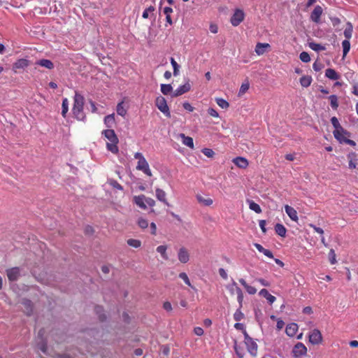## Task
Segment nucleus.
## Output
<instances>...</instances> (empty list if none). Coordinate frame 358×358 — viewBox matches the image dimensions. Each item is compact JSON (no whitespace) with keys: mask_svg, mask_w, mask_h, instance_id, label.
<instances>
[{"mask_svg":"<svg viewBox=\"0 0 358 358\" xmlns=\"http://www.w3.org/2000/svg\"><path fill=\"white\" fill-rule=\"evenodd\" d=\"M84 103V96L79 94L78 92H76L73 98L72 112L78 120H84L85 119V115L83 112Z\"/></svg>","mask_w":358,"mask_h":358,"instance_id":"obj_1","label":"nucleus"},{"mask_svg":"<svg viewBox=\"0 0 358 358\" xmlns=\"http://www.w3.org/2000/svg\"><path fill=\"white\" fill-rule=\"evenodd\" d=\"M102 135L108 141L106 143L108 150L113 154H117L119 148L117 144L119 143L118 138L113 129H106L102 131Z\"/></svg>","mask_w":358,"mask_h":358,"instance_id":"obj_2","label":"nucleus"},{"mask_svg":"<svg viewBox=\"0 0 358 358\" xmlns=\"http://www.w3.org/2000/svg\"><path fill=\"white\" fill-rule=\"evenodd\" d=\"M134 158L138 160L136 169L143 171L146 176H152L150 166L143 155L141 152H136L134 155Z\"/></svg>","mask_w":358,"mask_h":358,"instance_id":"obj_3","label":"nucleus"},{"mask_svg":"<svg viewBox=\"0 0 358 358\" xmlns=\"http://www.w3.org/2000/svg\"><path fill=\"white\" fill-rule=\"evenodd\" d=\"M244 343L246 345L248 352L252 356L256 357L257 355L258 345L257 343L244 331Z\"/></svg>","mask_w":358,"mask_h":358,"instance_id":"obj_4","label":"nucleus"},{"mask_svg":"<svg viewBox=\"0 0 358 358\" xmlns=\"http://www.w3.org/2000/svg\"><path fill=\"white\" fill-rule=\"evenodd\" d=\"M155 105L157 108L167 117H171V113L164 97L159 96L156 98Z\"/></svg>","mask_w":358,"mask_h":358,"instance_id":"obj_5","label":"nucleus"},{"mask_svg":"<svg viewBox=\"0 0 358 358\" xmlns=\"http://www.w3.org/2000/svg\"><path fill=\"white\" fill-rule=\"evenodd\" d=\"M308 341L313 345H320L323 341V337L321 331L317 329H314L308 334Z\"/></svg>","mask_w":358,"mask_h":358,"instance_id":"obj_6","label":"nucleus"},{"mask_svg":"<svg viewBox=\"0 0 358 358\" xmlns=\"http://www.w3.org/2000/svg\"><path fill=\"white\" fill-rule=\"evenodd\" d=\"M245 13L241 9H236L231 17L230 22L234 27L238 26L244 20Z\"/></svg>","mask_w":358,"mask_h":358,"instance_id":"obj_7","label":"nucleus"},{"mask_svg":"<svg viewBox=\"0 0 358 358\" xmlns=\"http://www.w3.org/2000/svg\"><path fill=\"white\" fill-rule=\"evenodd\" d=\"M307 353V348L302 343H297L292 349V355L294 357H301Z\"/></svg>","mask_w":358,"mask_h":358,"instance_id":"obj_8","label":"nucleus"},{"mask_svg":"<svg viewBox=\"0 0 358 358\" xmlns=\"http://www.w3.org/2000/svg\"><path fill=\"white\" fill-rule=\"evenodd\" d=\"M7 276L10 282H15L20 276V270L18 267L9 268L6 271Z\"/></svg>","mask_w":358,"mask_h":358,"instance_id":"obj_9","label":"nucleus"},{"mask_svg":"<svg viewBox=\"0 0 358 358\" xmlns=\"http://www.w3.org/2000/svg\"><path fill=\"white\" fill-rule=\"evenodd\" d=\"M322 13V8L319 5L316 6L310 14V20L315 23H320Z\"/></svg>","mask_w":358,"mask_h":358,"instance_id":"obj_10","label":"nucleus"},{"mask_svg":"<svg viewBox=\"0 0 358 358\" xmlns=\"http://www.w3.org/2000/svg\"><path fill=\"white\" fill-rule=\"evenodd\" d=\"M191 90V85L189 81L182 85L179 86L172 94V96H179L185 93L188 92Z\"/></svg>","mask_w":358,"mask_h":358,"instance_id":"obj_11","label":"nucleus"},{"mask_svg":"<svg viewBox=\"0 0 358 358\" xmlns=\"http://www.w3.org/2000/svg\"><path fill=\"white\" fill-rule=\"evenodd\" d=\"M178 257L179 261L185 264L189 260V254L185 248H180L178 250Z\"/></svg>","mask_w":358,"mask_h":358,"instance_id":"obj_12","label":"nucleus"},{"mask_svg":"<svg viewBox=\"0 0 358 358\" xmlns=\"http://www.w3.org/2000/svg\"><path fill=\"white\" fill-rule=\"evenodd\" d=\"M232 162L236 166L240 169H246L249 165L248 159L243 157H235L233 159Z\"/></svg>","mask_w":358,"mask_h":358,"instance_id":"obj_13","label":"nucleus"},{"mask_svg":"<svg viewBox=\"0 0 358 358\" xmlns=\"http://www.w3.org/2000/svg\"><path fill=\"white\" fill-rule=\"evenodd\" d=\"M134 203H136L141 209L145 210L147 208L145 200L146 197L145 195L141 194L135 196L133 199Z\"/></svg>","mask_w":358,"mask_h":358,"instance_id":"obj_14","label":"nucleus"},{"mask_svg":"<svg viewBox=\"0 0 358 358\" xmlns=\"http://www.w3.org/2000/svg\"><path fill=\"white\" fill-rule=\"evenodd\" d=\"M45 333V331L44 329H41L39 331H38V338L41 340L38 343V348L43 352V353H45L46 352V350H47V344H46V341H44L43 336V334Z\"/></svg>","mask_w":358,"mask_h":358,"instance_id":"obj_15","label":"nucleus"},{"mask_svg":"<svg viewBox=\"0 0 358 358\" xmlns=\"http://www.w3.org/2000/svg\"><path fill=\"white\" fill-rule=\"evenodd\" d=\"M285 210L292 220L295 221V222L298 221L299 217H298L297 212L294 208H292V206H289V205H285Z\"/></svg>","mask_w":358,"mask_h":358,"instance_id":"obj_16","label":"nucleus"},{"mask_svg":"<svg viewBox=\"0 0 358 358\" xmlns=\"http://www.w3.org/2000/svg\"><path fill=\"white\" fill-rule=\"evenodd\" d=\"M299 327L296 323H290L285 328V333L289 337H293L296 334Z\"/></svg>","mask_w":358,"mask_h":358,"instance_id":"obj_17","label":"nucleus"},{"mask_svg":"<svg viewBox=\"0 0 358 358\" xmlns=\"http://www.w3.org/2000/svg\"><path fill=\"white\" fill-rule=\"evenodd\" d=\"M155 193H156V197L159 201L163 202L166 206H169V203L166 197V194L163 189H162L160 188H157L155 189Z\"/></svg>","mask_w":358,"mask_h":358,"instance_id":"obj_18","label":"nucleus"},{"mask_svg":"<svg viewBox=\"0 0 358 358\" xmlns=\"http://www.w3.org/2000/svg\"><path fill=\"white\" fill-rule=\"evenodd\" d=\"M270 45L268 43H257L255 46V52L258 55H262L266 51V48H269Z\"/></svg>","mask_w":358,"mask_h":358,"instance_id":"obj_19","label":"nucleus"},{"mask_svg":"<svg viewBox=\"0 0 358 358\" xmlns=\"http://www.w3.org/2000/svg\"><path fill=\"white\" fill-rule=\"evenodd\" d=\"M348 159L349 160V169H355L357 165V158L355 152H350L348 155Z\"/></svg>","mask_w":358,"mask_h":358,"instance_id":"obj_20","label":"nucleus"},{"mask_svg":"<svg viewBox=\"0 0 358 358\" xmlns=\"http://www.w3.org/2000/svg\"><path fill=\"white\" fill-rule=\"evenodd\" d=\"M331 122L335 129L333 132L334 136H336V135L339 134V131H343V127L340 124L338 120L337 119L336 117H331Z\"/></svg>","mask_w":358,"mask_h":358,"instance_id":"obj_21","label":"nucleus"},{"mask_svg":"<svg viewBox=\"0 0 358 358\" xmlns=\"http://www.w3.org/2000/svg\"><path fill=\"white\" fill-rule=\"evenodd\" d=\"M259 294L260 296L266 298L270 304H272L276 300V298L274 296L271 295L266 289H261Z\"/></svg>","mask_w":358,"mask_h":358,"instance_id":"obj_22","label":"nucleus"},{"mask_svg":"<svg viewBox=\"0 0 358 358\" xmlns=\"http://www.w3.org/2000/svg\"><path fill=\"white\" fill-rule=\"evenodd\" d=\"M179 136L182 138V143L191 149H194V141L192 137L186 136L184 134H180Z\"/></svg>","mask_w":358,"mask_h":358,"instance_id":"obj_23","label":"nucleus"},{"mask_svg":"<svg viewBox=\"0 0 358 358\" xmlns=\"http://www.w3.org/2000/svg\"><path fill=\"white\" fill-rule=\"evenodd\" d=\"M36 64L45 67L48 69H52L54 68L53 63L50 59H42L36 62Z\"/></svg>","mask_w":358,"mask_h":358,"instance_id":"obj_24","label":"nucleus"},{"mask_svg":"<svg viewBox=\"0 0 358 358\" xmlns=\"http://www.w3.org/2000/svg\"><path fill=\"white\" fill-rule=\"evenodd\" d=\"M325 76L333 80H337L340 78L339 74L333 69H327L325 71Z\"/></svg>","mask_w":358,"mask_h":358,"instance_id":"obj_25","label":"nucleus"},{"mask_svg":"<svg viewBox=\"0 0 358 358\" xmlns=\"http://www.w3.org/2000/svg\"><path fill=\"white\" fill-rule=\"evenodd\" d=\"M239 282L244 287V288L246 289L247 292L249 294H256V292H257L256 288L251 285H249L244 279H243V278L239 279Z\"/></svg>","mask_w":358,"mask_h":358,"instance_id":"obj_26","label":"nucleus"},{"mask_svg":"<svg viewBox=\"0 0 358 358\" xmlns=\"http://www.w3.org/2000/svg\"><path fill=\"white\" fill-rule=\"evenodd\" d=\"M254 246L256 248V249L260 252H262L265 256L269 257V258H273V253L269 250L265 249L262 245L259 243H255Z\"/></svg>","mask_w":358,"mask_h":358,"instance_id":"obj_27","label":"nucleus"},{"mask_svg":"<svg viewBox=\"0 0 358 358\" xmlns=\"http://www.w3.org/2000/svg\"><path fill=\"white\" fill-rule=\"evenodd\" d=\"M196 199L198 201V202L199 203H201L203 204V206H210L213 204V201L211 198H204L203 196H202L201 195H197L196 196Z\"/></svg>","mask_w":358,"mask_h":358,"instance_id":"obj_28","label":"nucleus"},{"mask_svg":"<svg viewBox=\"0 0 358 358\" xmlns=\"http://www.w3.org/2000/svg\"><path fill=\"white\" fill-rule=\"evenodd\" d=\"M275 233L281 237H285L286 235L287 229L282 224L278 223L275 226Z\"/></svg>","mask_w":358,"mask_h":358,"instance_id":"obj_29","label":"nucleus"},{"mask_svg":"<svg viewBox=\"0 0 358 358\" xmlns=\"http://www.w3.org/2000/svg\"><path fill=\"white\" fill-rule=\"evenodd\" d=\"M353 31V27L352 24L350 22L347 23V27L344 30L343 34L347 40H350L352 38Z\"/></svg>","mask_w":358,"mask_h":358,"instance_id":"obj_30","label":"nucleus"},{"mask_svg":"<svg viewBox=\"0 0 358 358\" xmlns=\"http://www.w3.org/2000/svg\"><path fill=\"white\" fill-rule=\"evenodd\" d=\"M339 134L334 136L341 143H343L346 138L350 136V133L343 128V131H339Z\"/></svg>","mask_w":358,"mask_h":358,"instance_id":"obj_31","label":"nucleus"},{"mask_svg":"<svg viewBox=\"0 0 358 358\" xmlns=\"http://www.w3.org/2000/svg\"><path fill=\"white\" fill-rule=\"evenodd\" d=\"M104 124L108 128L112 127L113 125L115 124V114L113 113V114L106 115L104 117Z\"/></svg>","mask_w":358,"mask_h":358,"instance_id":"obj_32","label":"nucleus"},{"mask_svg":"<svg viewBox=\"0 0 358 358\" xmlns=\"http://www.w3.org/2000/svg\"><path fill=\"white\" fill-rule=\"evenodd\" d=\"M312 78L310 76H303L300 78V84L302 87H308L312 83Z\"/></svg>","mask_w":358,"mask_h":358,"instance_id":"obj_33","label":"nucleus"},{"mask_svg":"<svg viewBox=\"0 0 358 358\" xmlns=\"http://www.w3.org/2000/svg\"><path fill=\"white\" fill-rule=\"evenodd\" d=\"M248 203L249 205V208L253 211H255L257 213H262V208L259 206V204L255 203L252 200H248Z\"/></svg>","mask_w":358,"mask_h":358,"instance_id":"obj_34","label":"nucleus"},{"mask_svg":"<svg viewBox=\"0 0 358 358\" xmlns=\"http://www.w3.org/2000/svg\"><path fill=\"white\" fill-rule=\"evenodd\" d=\"M24 313L29 315L32 312V303L29 300H24Z\"/></svg>","mask_w":358,"mask_h":358,"instance_id":"obj_35","label":"nucleus"},{"mask_svg":"<svg viewBox=\"0 0 358 358\" xmlns=\"http://www.w3.org/2000/svg\"><path fill=\"white\" fill-rule=\"evenodd\" d=\"M249 87L250 83L248 80H245V82L243 83L238 91V96H241L245 94L246 92L249 90Z\"/></svg>","mask_w":358,"mask_h":358,"instance_id":"obj_36","label":"nucleus"},{"mask_svg":"<svg viewBox=\"0 0 358 358\" xmlns=\"http://www.w3.org/2000/svg\"><path fill=\"white\" fill-rule=\"evenodd\" d=\"M116 110H117V113L119 115H120L122 117H124L126 115L127 110L124 107V102L123 101H121V102L118 103V104L117 105Z\"/></svg>","mask_w":358,"mask_h":358,"instance_id":"obj_37","label":"nucleus"},{"mask_svg":"<svg viewBox=\"0 0 358 358\" xmlns=\"http://www.w3.org/2000/svg\"><path fill=\"white\" fill-rule=\"evenodd\" d=\"M166 250L167 247L166 245H159L156 249L157 252H159L162 255V258L165 260L169 259L166 254Z\"/></svg>","mask_w":358,"mask_h":358,"instance_id":"obj_38","label":"nucleus"},{"mask_svg":"<svg viewBox=\"0 0 358 358\" xmlns=\"http://www.w3.org/2000/svg\"><path fill=\"white\" fill-rule=\"evenodd\" d=\"M173 91V87L170 84H162L161 92L164 95H168Z\"/></svg>","mask_w":358,"mask_h":358,"instance_id":"obj_39","label":"nucleus"},{"mask_svg":"<svg viewBox=\"0 0 358 358\" xmlns=\"http://www.w3.org/2000/svg\"><path fill=\"white\" fill-rule=\"evenodd\" d=\"M342 47H343V57H345L347 54L349 52L350 49V40L345 39L342 42Z\"/></svg>","mask_w":358,"mask_h":358,"instance_id":"obj_40","label":"nucleus"},{"mask_svg":"<svg viewBox=\"0 0 358 358\" xmlns=\"http://www.w3.org/2000/svg\"><path fill=\"white\" fill-rule=\"evenodd\" d=\"M308 45H309L310 48H311L313 50L317 51V52L326 50L325 46L322 45L321 44H319V43H314V42L309 43Z\"/></svg>","mask_w":358,"mask_h":358,"instance_id":"obj_41","label":"nucleus"},{"mask_svg":"<svg viewBox=\"0 0 358 358\" xmlns=\"http://www.w3.org/2000/svg\"><path fill=\"white\" fill-rule=\"evenodd\" d=\"M95 312L98 315L100 321L103 322L106 320V317L103 313V309L102 306H96L95 307Z\"/></svg>","mask_w":358,"mask_h":358,"instance_id":"obj_42","label":"nucleus"},{"mask_svg":"<svg viewBox=\"0 0 358 358\" xmlns=\"http://www.w3.org/2000/svg\"><path fill=\"white\" fill-rule=\"evenodd\" d=\"M127 244L134 248H138L141 246V241L138 239L130 238L127 241Z\"/></svg>","mask_w":358,"mask_h":358,"instance_id":"obj_43","label":"nucleus"},{"mask_svg":"<svg viewBox=\"0 0 358 358\" xmlns=\"http://www.w3.org/2000/svg\"><path fill=\"white\" fill-rule=\"evenodd\" d=\"M107 182L114 189H117L118 190L123 189V187L113 178H108Z\"/></svg>","mask_w":358,"mask_h":358,"instance_id":"obj_44","label":"nucleus"},{"mask_svg":"<svg viewBox=\"0 0 358 358\" xmlns=\"http://www.w3.org/2000/svg\"><path fill=\"white\" fill-rule=\"evenodd\" d=\"M69 110V101L66 98H64L62 100V115L64 117H66V115Z\"/></svg>","mask_w":358,"mask_h":358,"instance_id":"obj_45","label":"nucleus"},{"mask_svg":"<svg viewBox=\"0 0 358 358\" xmlns=\"http://www.w3.org/2000/svg\"><path fill=\"white\" fill-rule=\"evenodd\" d=\"M215 101L217 104L222 108L227 109L229 108V103L222 98H216Z\"/></svg>","mask_w":358,"mask_h":358,"instance_id":"obj_46","label":"nucleus"},{"mask_svg":"<svg viewBox=\"0 0 358 358\" xmlns=\"http://www.w3.org/2000/svg\"><path fill=\"white\" fill-rule=\"evenodd\" d=\"M236 294H237V300H238V302L239 303V307L241 308L242 307L243 301V293L240 287H236Z\"/></svg>","mask_w":358,"mask_h":358,"instance_id":"obj_47","label":"nucleus"},{"mask_svg":"<svg viewBox=\"0 0 358 358\" xmlns=\"http://www.w3.org/2000/svg\"><path fill=\"white\" fill-rule=\"evenodd\" d=\"M329 100H330V102H331V107L336 110L338 107V97L336 95H331L329 97Z\"/></svg>","mask_w":358,"mask_h":358,"instance_id":"obj_48","label":"nucleus"},{"mask_svg":"<svg viewBox=\"0 0 358 358\" xmlns=\"http://www.w3.org/2000/svg\"><path fill=\"white\" fill-rule=\"evenodd\" d=\"M234 348V350H235V352H236V355L239 358H243L244 357V355H245L244 351H243V350L241 347H239L237 345V342L236 341H235Z\"/></svg>","mask_w":358,"mask_h":358,"instance_id":"obj_49","label":"nucleus"},{"mask_svg":"<svg viewBox=\"0 0 358 358\" xmlns=\"http://www.w3.org/2000/svg\"><path fill=\"white\" fill-rule=\"evenodd\" d=\"M171 64L173 66V75L175 76H178V72H179V68H180V66L178 64V63L176 62V60L174 59V58L173 57H171Z\"/></svg>","mask_w":358,"mask_h":358,"instance_id":"obj_50","label":"nucleus"},{"mask_svg":"<svg viewBox=\"0 0 358 358\" xmlns=\"http://www.w3.org/2000/svg\"><path fill=\"white\" fill-rule=\"evenodd\" d=\"M243 318H244V314L241 312V308L239 307V308L237 309L234 314V319L236 321L239 322L241 320H243Z\"/></svg>","mask_w":358,"mask_h":358,"instance_id":"obj_51","label":"nucleus"},{"mask_svg":"<svg viewBox=\"0 0 358 358\" xmlns=\"http://www.w3.org/2000/svg\"><path fill=\"white\" fill-rule=\"evenodd\" d=\"M179 278H181L187 285L192 287L190 280H189L186 273H184V272L180 273L179 274Z\"/></svg>","mask_w":358,"mask_h":358,"instance_id":"obj_52","label":"nucleus"},{"mask_svg":"<svg viewBox=\"0 0 358 358\" xmlns=\"http://www.w3.org/2000/svg\"><path fill=\"white\" fill-rule=\"evenodd\" d=\"M300 59L305 63L309 62L310 61V57L307 52H302L299 55Z\"/></svg>","mask_w":358,"mask_h":358,"instance_id":"obj_53","label":"nucleus"},{"mask_svg":"<svg viewBox=\"0 0 358 358\" xmlns=\"http://www.w3.org/2000/svg\"><path fill=\"white\" fill-rule=\"evenodd\" d=\"M329 259L331 264H335L336 263V253L334 249H331L329 250Z\"/></svg>","mask_w":358,"mask_h":358,"instance_id":"obj_54","label":"nucleus"},{"mask_svg":"<svg viewBox=\"0 0 358 358\" xmlns=\"http://www.w3.org/2000/svg\"><path fill=\"white\" fill-rule=\"evenodd\" d=\"M155 8L154 6H150L148 8H147L143 13L142 17L144 19H147L149 17L150 13H153L155 11Z\"/></svg>","mask_w":358,"mask_h":358,"instance_id":"obj_55","label":"nucleus"},{"mask_svg":"<svg viewBox=\"0 0 358 358\" xmlns=\"http://www.w3.org/2000/svg\"><path fill=\"white\" fill-rule=\"evenodd\" d=\"M138 224L141 229H145L148 227V221L146 219L141 217L138 220Z\"/></svg>","mask_w":358,"mask_h":358,"instance_id":"obj_56","label":"nucleus"},{"mask_svg":"<svg viewBox=\"0 0 358 358\" xmlns=\"http://www.w3.org/2000/svg\"><path fill=\"white\" fill-rule=\"evenodd\" d=\"M201 152L203 155L210 158L213 157L215 155V152L210 148H203L202 149Z\"/></svg>","mask_w":358,"mask_h":358,"instance_id":"obj_57","label":"nucleus"},{"mask_svg":"<svg viewBox=\"0 0 358 358\" xmlns=\"http://www.w3.org/2000/svg\"><path fill=\"white\" fill-rule=\"evenodd\" d=\"M22 68V59H18L13 66V70L16 73L18 69Z\"/></svg>","mask_w":358,"mask_h":358,"instance_id":"obj_58","label":"nucleus"},{"mask_svg":"<svg viewBox=\"0 0 358 358\" xmlns=\"http://www.w3.org/2000/svg\"><path fill=\"white\" fill-rule=\"evenodd\" d=\"M309 227L313 228L315 232L320 234L322 236H323L324 230L322 228L317 227H316L315 225H314L313 224H310Z\"/></svg>","mask_w":358,"mask_h":358,"instance_id":"obj_59","label":"nucleus"},{"mask_svg":"<svg viewBox=\"0 0 358 358\" xmlns=\"http://www.w3.org/2000/svg\"><path fill=\"white\" fill-rule=\"evenodd\" d=\"M208 113L210 116L213 117H219L218 113L216 111V110H215L213 108H210L208 109Z\"/></svg>","mask_w":358,"mask_h":358,"instance_id":"obj_60","label":"nucleus"},{"mask_svg":"<svg viewBox=\"0 0 358 358\" xmlns=\"http://www.w3.org/2000/svg\"><path fill=\"white\" fill-rule=\"evenodd\" d=\"M182 106L189 112H192L194 110V108L189 102H184Z\"/></svg>","mask_w":358,"mask_h":358,"instance_id":"obj_61","label":"nucleus"},{"mask_svg":"<svg viewBox=\"0 0 358 358\" xmlns=\"http://www.w3.org/2000/svg\"><path fill=\"white\" fill-rule=\"evenodd\" d=\"M209 29L211 33L217 34L218 32V27L217 24L211 23L209 27Z\"/></svg>","mask_w":358,"mask_h":358,"instance_id":"obj_62","label":"nucleus"},{"mask_svg":"<svg viewBox=\"0 0 358 358\" xmlns=\"http://www.w3.org/2000/svg\"><path fill=\"white\" fill-rule=\"evenodd\" d=\"M322 64L320 62H315L313 64V69L315 71H319L322 69Z\"/></svg>","mask_w":358,"mask_h":358,"instance_id":"obj_63","label":"nucleus"},{"mask_svg":"<svg viewBox=\"0 0 358 358\" xmlns=\"http://www.w3.org/2000/svg\"><path fill=\"white\" fill-rule=\"evenodd\" d=\"M352 94L358 96V83H353Z\"/></svg>","mask_w":358,"mask_h":358,"instance_id":"obj_64","label":"nucleus"}]
</instances>
